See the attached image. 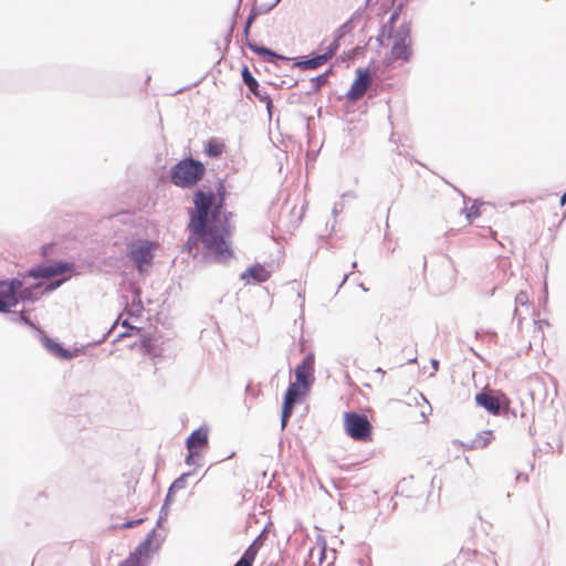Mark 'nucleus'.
I'll use <instances>...</instances> for the list:
<instances>
[{
  "label": "nucleus",
  "instance_id": "f257e3e1",
  "mask_svg": "<svg viewBox=\"0 0 566 566\" xmlns=\"http://www.w3.org/2000/svg\"><path fill=\"white\" fill-rule=\"evenodd\" d=\"M226 187L219 182L217 191L198 190L193 193L195 210L190 212L189 237L185 250L196 256L198 243L214 258L226 260L233 255L228 239L233 232L232 213L223 210Z\"/></svg>",
  "mask_w": 566,
  "mask_h": 566
},
{
  "label": "nucleus",
  "instance_id": "f03ea898",
  "mask_svg": "<svg viewBox=\"0 0 566 566\" xmlns=\"http://www.w3.org/2000/svg\"><path fill=\"white\" fill-rule=\"evenodd\" d=\"M206 167L201 161L192 158L180 160L171 168L170 178L174 185L190 188L202 179Z\"/></svg>",
  "mask_w": 566,
  "mask_h": 566
},
{
  "label": "nucleus",
  "instance_id": "7ed1b4c3",
  "mask_svg": "<svg viewBox=\"0 0 566 566\" xmlns=\"http://www.w3.org/2000/svg\"><path fill=\"white\" fill-rule=\"evenodd\" d=\"M160 248L159 242L149 240H135L129 243L127 255L140 274L146 273L153 265L155 252Z\"/></svg>",
  "mask_w": 566,
  "mask_h": 566
},
{
  "label": "nucleus",
  "instance_id": "20e7f679",
  "mask_svg": "<svg viewBox=\"0 0 566 566\" xmlns=\"http://www.w3.org/2000/svg\"><path fill=\"white\" fill-rule=\"evenodd\" d=\"M345 433L355 441L368 442L373 439V426L367 416L357 412L343 415Z\"/></svg>",
  "mask_w": 566,
  "mask_h": 566
},
{
  "label": "nucleus",
  "instance_id": "39448f33",
  "mask_svg": "<svg viewBox=\"0 0 566 566\" xmlns=\"http://www.w3.org/2000/svg\"><path fill=\"white\" fill-rule=\"evenodd\" d=\"M338 48L339 38H334L331 41L324 40L319 48V54L312 59L300 61L296 63V65L302 70H315L321 67L336 54Z\"/></svg>",
  "mask_w": 566,
  "mask_h": 566
},
{
  "label": "nucleus",
  "instance_id": "423d86ee",
  "mask_svg": "<svg viewBox=\"0 0 566 566\" xmlns=\"http://www.w3.org/2000/svg\"><path fill=\"white\" fill-rule=\"evenodd\" d=\"M310 389L304 388L300 384L292 382L287 387V390L284 395V401L282 406V428H284L287 423L289 418L293 412L294 405L298 401L300 398L305 397Z\"/></svg>",
  "mask_w": 566,
  "mask_h": 566
},
{
  "label": "nucleus",
  "instance_id": "0eeeda50",
  "mask_svg": "<svg viewBox=\"0 0 566 566\" xmlns=\"http://www.w3.org/2000/svg\"><path fill=\"white\" fill-rule=\"evenodd\" d=\"M22 287L20 280L0 282V311L7 312L10 307L18 304V291Z\"/></svg>",
  "mask_w": 566,
  "mask_h": 566
},
{
  "label": "nucleus",
  "instance_id": "6e6552de",
  "mask_svg": "<svg viewBox=\"0 0 566 566\" xmlns=\"http://www.w3.org/2000/svg\"><path fill=\"white\" fill-rule=\"evenodd\" d=\"M208 446V429L199 428L195 430L187 439L188 455L186 463L191 465L195 463V458L200 454V450Z\"/></svg>",
  "mask_w": 566,
  "mask_h": 566
},
{
  "label": "nucleus",
  "instance_id": "1a4fd4ad",
  "mask_svg": "<svg viewBox=\"0 0 566 566\" xmlns=\"http://www.w3.org/2000/svg\"><path fill=\"white\" fill-rule=\"evenodd\" d=\"M314 355L307 354L295 368V381L310 389L314 382Z\"/></svg>",
  "mask_w": 566,
  "mask_h": 566
},
{
  "label": "nucleus",
  "instance_id": "9d476101",
  "mask_svg": "<svg viewBox=\"0 0 566 566\" xmlns=\"http://www.w3.org/2000/svg\"><path fill=\"white\" fill-rule=\"evenodd\" d=\"M371 77L367 70H357V77L353 82L348 93L347 98L350 101H357L361 98L370 86Z\"/></svg>",
  "mask_w": 566,
  "mask_h": 566
},
{
  "label": "nucleus",
  "instance_id": "9b49d317",
  "mask_svg": "<svg viewBox=\"0 0 566 566\" xmlns=\"http://www.w3.org/2000/svg\"><path fill=\"white\" fill-rule=\"evenodd\" d=\"M271 277V271L264 265L255 263L241 273L240 279L245 284L264 283Z\"/></svg>",
  "mask_w": 566,
  "mask_h": 566
},
{
  "label": "nucleus",
  "instance_id": "f8f14e48",
  "mask_svg": "<svg viewBox=\"0 0 566 566\" xmlns=\"http://www.w3.org/2000/svg\"><path fill=\"white\" fill-rule=\"evenodd\" d=\"M242 80L244 82V84L249 87L250 92L256 97L259 98L261 102H264L266 104V108L268 111L271 113V108H272V99L270 98L269 95L266 94H263L260 90H259V83L258 81L254 78V76L252 75V73L250 72L249 67L248 66H243L242 69Z\"/></svg>",
  "mask_w": 566,
  "mask_h": 566
},
{
  "label": "nucleus",
  "instance_id": "ddd939ff",
  "mask_svg": "<svg viewBox=\"0 0 566 566\" xmlns=\"http://www.w3.org/2000/svg\"><path fill=\"white\" fill-rule=\"evenodd\" d=\"M493 439L494 434L492 430H482L473 438L462 441L461 444L468 450H480L486 448Z\"/></svg>",
  "mask_w": 566,
  "mask_h": 566
},
{
  "label": "nucleus",
  "instance_id": "4468645a",
  "mask_svg": "<svg viewBox=\"0 0 566 566\" xmlns=\"http://www.w3.org/2000/svg\"><path fill=\"white\" fill-rule=\"evenodd\" d=\"M415 400L416 407L409 410L408 416L417 422H426L431 407L422 395H420L419 398H415Z\"/></svg>",
  "mask_w": 566,
  "mask_h": 566
},
{
  "label": "nucleus",
  "instance_id": "2eb2a0df",
  "mask_svg": "<svg viewBox=\"0 0 566 566\" xmlns=\"http://www.w3.org/2000/svg\"><path fill=\"white\" fill-rule=\"evenodd\" d=\"M475 401L492 415H499L501 411V400L496 396L483 391L475 396Z\"/></svg>",
  "mask_w": 566,
  "mask_h": 566
},
{
  "label": "nucleus",
  "instance_id": "dca6fc26",
  "mask_svg": "<svg viewBox=\"0 0 566 566\" xmlns=\"http://www.w3.org/2000/svg\"><path fill=\"white\" fill-rule=\"evenodd\" d=\"M262 545L261 537L254 539L234 566H252Z\"/></svg>",
  "mask_w": 566,
  "mask_h": 566
},
{
  "label": "nucleus",
  "instance_id": "f3484780",
  "mask_svg": "<svg viewBox=\"0 0 566 566\" xmlns=\"http://www.w3.org/2000/svg\"><path fill=\"white\" fill-rule=\"evenodd\" d=\"M411 54L410 44L406 42V39L396 41L391 48L392 59H400L407 61Z\"/></svg>",
  "mask_w": 566,
  "mask_h": 566
},
{
  "label": "nucleus",
  "instance_id": "a211bd4d",
  "mask_svg": "<svg viewBox=\"0 0 566 566\" xmlns=\"http://www.w3.org/2000/svg\"><path fill=\"white\" fill-rule=\"evenodd\" d=\"M203 151L209 157H220L226 151V144L218 138H211L206 143Z\"/></svg>",
  "mask_w": 566,
  "mask_h": 566
},
{
  "label": "nucleus",
  "instance_id": "6ab92c4d",
  "mask_svg": "<svg viewBox=\"0 0 566 566\" xmlns=\"http://www.w3.org/2000/svg\"><path fill=\"white\" fill-rule=\"evenodd\" d=\"M483 203H478L473 201L470 206L464 208V213L469 223H472L476 218L481 216V208Z\"/></svg>",
  "mask_w": 566,
  "mask_h": 566
},
{
  "label": "nucleus",
  "instance_id": "aec40b11",
  "mask_svg": "<svg viewBox=\"0 0 566 566\" xmlns=\"http://www.w3.org/2000/svg\"><path fill=\"white\" fill-rule=\"evenodd\" d=\"M49 348H50V350H51V352H52L56 357L64 358V359H71V358H73V357H74V355H73L70 350H67V349L63 348V347H62L60 344H57V343H52V344H50V345H49Z\"/></svg>",
  "mask_w": 566,
  "mask_h": 566
},
{
  "label": "nucleus",
  "instance_id": "412c9836",
  "mask_svg": "<svg viewBox=\"0 0 566 566\" xmlns=\"http://www.w3.org/2000/svg\"><path fill=\"white\" fill-rule=\"evenodd\" d=\"M515 314L518 313L520 306L525 307L526 310L531 308V301L528 294L526 292H520L515 297Z\"/></svg>",
  "mask_w": 566,
  "mask_h": 566
},
{
  "label": "nucleus",
  "instance_id": "4be33fe9",
  "mask_svg": "<svg viewBox=\"0 0 566 566\" xmlns=\"http://www.w3.org/2000/svg\"><path fill=\"white\" fill-rule=\"evenodd\" d=\"M64 271L63 268L46 266L41 269L38 273H32L33 276L51 277Z\"/></svg>",
  "mask_w": 566,
  "mask_h": 566
},
{
  "label": "nucleus",
  "instance_id": "5701e85b",
  "mask_svg": "<svg viewBox=\"0 0 566 566\" xmlns=\"http://www.w3.org/2000/svg\"><path fill=\"white\" fill-rule=\"evenodd\" d=\"M150 544L151 535H148V537L136 547L135 552L132 555H135L140 560V556L148 554Z\"/></svg>",
  "mask_w": 566,
  "mask_h": 566
},
{
  "label": "nucleus",
  "instance_id": "b1692460",
  "mask_svg": "<svg viewBox=\"0 0 566 566\" xmlns=\"http://www.w3.org/2000/svg\"><path fill=\"white\" fill-rule=\"evenodd\" d=\"M119 566H143L142 560L135 555H129Z\"/></svg>",
  "mask_w": 566,
  "mask_h": 566
},
{
  "label": "nucleus",
  "instance_id": "393cba45",
  "mask_svg": "<svg viewBox=\"0 0 566 566\" xmlns=\"http://www.w3.org/2000/svg\"><path fill=\"white\" fill-rule=\"evenodd\" d=\"M249 48L260 54V55H269V56H274L275 54L273 52H271L269 49L266 48H262V46H258V45H252L251 43L248 44Z\"/></svg>",
  "mask_w": 566,
  "mask_h": 566
},
{
  "label": "nucleus",
  "instance_id": "a878e982",
  "mask_svg": "<svg viewBox=\"0 0 566 566\" xmlns=\"http://www.w3.org/2000/svg\"><path fill=\"white\" fill-rule=\"evenodd\" d=\"M328 74H329V72H326L324 74L318 75L317 77H315L313 80V82L315 83V87L317 90L321 88L323 85H325L327 83Z\"/></svg>",
  "mask_w": 566,
  "mask_h": 566
},
{
  "label": "nucleus",
  "instance_id": "bb28decb",
  "mask_svg": "<svg viewBox=\"0 0 566 566\" xmlns=\"http://www.w3.org/2000/svg\"><path fill=\"white\" fill-rule=\"evenodd\" d=\"M256 15H258L256 11L255 10H251V12H250V14H249V17L247 19L245 27H244V34H245V36H248L249 30H250L253 21L255 20Z\"/></svg>",
  "mask_w": 566,
  "mask_h": 566
},
{
  "label": "nucleus",
  "instance_id": "cd10ccee",
  "mask_svg": "<svg viewBox=\"0 0 566 566\" xmlns=\"http://www.w3.org/2000/svg\"><path fill=\"white\" fill-rule=\"evenodd\" d=\"M413 483V478L403 479L399 485L400 492L403 493L405 490Z\"/></svg>",
  "mask_w": 566,
  "mask_h": 566
},
{
  "label": "nucleus",
  "instance_id": "c85d7f7f",
  "mask_svg": "<svg viewBox=\"0 0 566 566\" xmlns=\"http://www.w3.org/2000/svg\"><path fill=\"white\" fill-rule=\"evenodd\" d=\"M144 522V518H138V520H133V521H128L126 523L123 524V528H130V527H134L136 525H139Z\"/></svg>",
  "mask_w": 566,
  "mask_h": 566
},
{
  "label": "nucleus",
  "instance_id": "c756f323",
  "mask_svg": "<svg viewBox=\"0 0 566 566\" xmlns=\"http://www.w3.org/2000/svg\"><path fill=\"white\" fill-rule=\"evenodd\" d=\"M560 205L562 206H565L566 205V190H565V193L560 198Z\"/></svg>",
  "mask_w": 566,
  "mask_h": 566
},
{
  "label": "nucleus",
  "instance_id": "7c9ffc66",
  "mask_svg": "<svg viewBox=\"0 0 566 566\" xmlns=\"http://www.w3.org/2000/svg\"><path fill=\"white\" fill-rule=\"evenodd\" d=\"M60 283H61L60 281H59V282H56V283H52V284L49 286V290H53V289H55L56 286H59V285H60Z\"/></svg>",
  "mask_w": 566,
  "mask_h": 566
}]
</instances>
